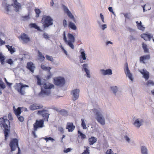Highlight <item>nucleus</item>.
<instances>
[{"instance_id": "53", "label": "nucleus", "mask_w": 154, "mask_h": 154, "mask_svg": "<svg viewBox=\"0 0 154 154\" xmlns=\"http://www.w3.org/2000/svg\"><path fill=\"white\" fill-rule=\"evenodd\" d=\"M7 63L10 65L12 64L13 63V61L11 59H9L8 60Z\"/></svg>"}, {"instance_id": "10", "label": "nucleus", "mask_w": 154, "mask_h": 154, "mask_svg": "<svg viewBox=\"0 0 154 154\" xmlns=\"http://www.w3.org/2000/svg\"><path fill=\"white\" fill-rule=\"evenodd\" d=\"M82 70L85 72V76L88 78H90L91 75L90 71L89 69L88 64V63H84L82 65Z\"/></svg>"}, {"instance_id": "44", "label": "nucleus", "mask_w": 154, "mask_h": 154, "mask_svg": "<svg viewBox=\"0 0 154 154\" xmlns=\"http://www.w3.org/2000/svg\"><path fill=\"white\" fill-rule=\"evenodd\" d=\"M44 139L45 140L46 142H48L49 140L53 142L54 140L53 138L50 137H45Z\"/></svg>"}, {"instance_id": "31", "label": "nucleus", "mask_w": 154, "mask_h": 154, "mask_svg": "<svg viewBox=\"0 0 154 154\" xmlns=\"http://www.w3.org/2000/svg\"><path fill=\"white\" fill-rule=\"evenodd\" d=\"M13 109L14 112L16 116L19 115L21 113V109L20 107H18L17 109H16L14 106L13 107Z\"/></svg>"}, {"instance_id": "1", "label": "nucleus", "mask_w": 154, "mask_h": 154, "mask_svg": "<svg viewBox=\"0 0 154 154\" xmlns=\"http://www.w3.org/2000/svg\"><path fill=\"white\" fill-rule=\"evenodd\" d=\"M36 78L37 79L38 85H42L41 91L38 94L39 96L44 97L49 95L51 92L50 89L54 88V85L48 82L42 84L40 79L39 78L38 76H36Z\"/></svg>"}, {"instance_id": "34", "label": "nucleus", "mask_w": 154, "mask_h": 154, "mask_svg": "<svg viewBox=\"0 0 154 154\" xmlns=\"http://www.w3.org/2000/svg\"><path fill=\"white\" fill-rule=\"evenodd\" d=\"M82 123H81V126L82 128L83 129H86L87 128L86 124V121L84 119H81Z\"/></svg>"}, {"instance_id": "59", "label": "nucleus", "mask_w": 154, "mask_h": 154, "mask_svg": "<svg viewBox=\"0 0 154 154\" xmlns=\"http://www.w3.org/2000/svg\"><path fill=\"white\" fill-rule=\"evenodd\" d=\"M5 41H3L0 38V45H4L5 44Z\"/></svg>"}, {"instance_id": "42", "label": "nucleus", "mask_w": 154, "mask_h": 154, "mask_svg": "<svg viewBox=\"0 0 154 154\" xmlns=\"http://www.w3.org/2000/svg\"><path fill=\"white\" fill-rule=\"evenodd\" d=\"M35 11L36 13V17H38L39 14L41 13L40 10L38 8H36L35 9Z\"/></svg>"}, {"instance_id": "60", "label": "nucleus", "mask_w": 154, "mask_h": 154, "mask_svg": "<svg viewBox=\"0 0 154 154\" xmlns=\"http://www.w3.org/2000/svg\"><path fill=\"white\" fill-rule=\"evenodd\" d=\"M43 36L44 38H45L48 39L49 38L48 35L47 34L44 33L43 35Z\"/></svg>"}, {"instance_id": "18", "label": "nucleus", "mask_w": 154, "mask_h": 154, "mask_svg": "<svg viewBox=\"0 0 154 154\" xmlns=\"http://www.w3.org/2000/svg\"><path fill=\"white\" fill-rule=\"evenodd\" d=\"M124 69L126 76L132 82H133L134 80V77L132 74L130 72L129 68L126 67L125 69Z\"/></svg>"}, {"instance_id": "58", "label": "nucleus", "mask_w": 154, "mask_h": 154, "mask_svg": "<svg viewBox=\"0 0 154 154\" xmlns=\"http://www.w3.org/2000/svg\"><path fill=\"white\" fill-rule=\"evenodd\" d=\"M23 17L24 20H28L29 19V15L24 16Z\"/></svg>"}, {"instance_id": "4", "label": "nucleus", "mask_w": 154, "mask_h": 154, "mask_svg": "<svg viewBox=\"0 0 154 154\" xmlns=\"http://www.w3.org/2000/svg\"><path fill=\"white\" fill-rule=\"evenodd\" d=\"M9 125V121L7 119L6 116L0 118V126H1L2 127H3L5 129L4 134L5 140H7V137L8 136L9 130L8 128Z\"/></svg>"}, {"instance_id": "7", "label": "nucleus", "mask_w": 154, "mask_h": 154, "mask_svg": "<svg viewBox=\"0 0 154 154\" xmlns=\"http://www.w3.org/2000/svg\"><path fill=\"white\" fill-rule=\"evenodd\" d=\"M9 146L11 147V151L15 150L17 147L18 151L17 154H20V150L18 146V141L17 139L14 138L12 140L9 144Z\"/></svg>"}, {"instance_id": "56", "label": "nucleus", "mask_w": 154, "mask_h": 154, "mask_svg": "<svg viewBox=\"0 0 154 154\" xmlns=\"http://www.w3.org/2000/svg\"><path fill=\"white\" fill-rule=\"evenodd\" d=\"M108 9L109 11L111 12L113 14H115L113 11L112 8V7H109Z\"/></svg>"}, {"instance_id": "32", "label": "nucleus", "mask_w": 154, "mask_h": 154, "mask_svg": "<svg viewBox=\"0 0 154 154\" xmlns=\"http://www.w3.org/2000/svg\"><path fill=\"white\" fill-rule=\"evenodd\" d=\"M6 46L11 54L15 52V48H12V46H10L8 45H6Z\"/></svg>"}, {"instance_id": "23", "label": "nucleus", "mask_w": 154, "mask_h": 154, "mask_svg": "<svg viewBox=\"0 0 154 154\" xmlns=\"http://www.w3.org/2000/svg\"><path fill=\"white\" fill-rule=\"evenodd\" d=\"M20 38L25 43H27L29 41V38L27 35L24 33L21 34Z\"/></svg>"}, {"instance_id": "64", "label": "nucleus", "mask_w": 154, "mask_h": 154, "mask_svg": "<svg viewBox=\"0 0 154 154\" xmlns=\"http://www.w3.org/2000/svg\"><path fill=\"white\" fill-rule=\"evenodd\" d=\"M54 2L53 0H51L50 2V6H52L54 5Z\"/></svg>"}, {"instance_id": "63", "label": "nucleus", "mask_w": 154, "mask_h": 154, "mask_svg": "<svg viewBox=\"0 0 154 154\" xmlns=\"http://www.w3.org/2000/svg\"><path fill=\"white\" fill-rule=\"evenodd\" d=\"M7 85L9 87H11V86L12 85V84L11 83H10L8 82L6 83Z\"/></svg>"}, {"instance_id": "47", "label": "nucleus", "mask_w": 154, "mask_h": 154, "mask_svg": "<svg viewBox=\"0 0 154 154\" xmlns=\"http://www.w3.org/2000/svg\"><path fill=\"white\" fill-rule=\"evenodd\" d=\"M17 116L20 122H22L24 121V119L23 116H21L20 115H18Z\"/></svg>"}, {"instance_id": "22", "label": "nucleus", "mask_w": 154, "mask_h": 154, "mask_svg": "<svg viewBox=\"0 0 154 154\" xmlns=\"http://www.w3.org/2000/svg\"><path fill=\"white\" fill-rule=\"evenodd\" d=\"M43 106L42 105H38L36 103H34L30 106L29 109L32 110H34L37 109L42 108Z\"/></svg>"}, {"instance_id": "13", "label": "nucleus", "mask_w": 154, "mask_h": 154, "mask_svg": "<svg viewBox=\"0 0 154 154\" xmlns=\"http://www.w3.org/2000/svg\"><path fill=\"white\" fill-rule=\"evenodd\" d=\"M44 127V121L42 120H36L35 123L33 125V130L36 131L39 128Z\"/></svg>"}, {"instance_id": "36", "label": "nucleus", "mask_w": 154, "mask_h": 154, "mask_svg": "<svg viewBox=\"0 0 154 154\" xmlns=\"http://www.w3.org/2000/svg\"><path fill=\"white\" fill-rule=\"evenodd\" d=\"M30 26L37 29L38 30L40 31V28L35 23H31L30 24Z\"/></svg>"}, {"instance_id": "11", "label": "nucleus", "mask_w": 154, "mask_h": 154, "mask_svg": "<svg viewBox=\"0 0 154 154\" xmlns=\"http://www.w3.org/2000/svg\"><path fill=\"white\" fill-rule=\"evenodd\" d=\"M63 8L65 13H66L69 17L74 22L76 23V20L74 16L69 11L68 8L65 5H63Z\"/></svg>"}, {"instance_id": "9", "label": "nucleus", "mask_w": 154, "mask_h": 154, "mask_svg": "<svg viewBox=\"0 0 154 154\" xmlns=\"http://www.w3.org/2000/svg\"><path fill=\"white\" fill-rule=\"evenodd\" d=\"M54 84L60 86H63L65 83V80L63 77H58L54 79Z\"/></svg>"}, {"instance_id": "25", "label": "nucleus", "mask_w": 154, "mask_h": 154, "mask_svg": "<svg viewBox=\"0 0 154 154\" xmlns=\"http://www.w3.org/2000/svg\"><path fill=\"white\" fill-rule=\"evenodd\" d=\"M97 141V139L96 137H91L88 139L89 143L90 145H93Z\"/></svg>"}, {"instance_id": "20", "label": "nucleus", "mask_w": 154, "mask_h": 154, "mask_svg": "<svg viewBox=\"0 0 154 154\" xmlns=\"http://www.w3.org/2000/svg\"><path fill=\"white\" fill-rule=\"evenodd\" d=\"M141 36V38H143L145 41H150L151 38H153V36L149 33L143 34H142Z\"/></svg>"}, {"instance_id": "28", "label": "nucleus", "mask_w": 154, "mask_h": 154, "mask_svg": "<svg viewBox=\"0 0 154 154\" xmlns=\"http://www.w3.org/2000/svg\"><path fill=\"white\" fill-rule=\"evenodd\" d=\"M68 27L73 30H76L77 29L74 23L70 21L69 22Z\"/></svg>"}, {"instance_id": "48", "label": "nucleus", "mask_w": 154, "mask_h": 154, "mask_svg": "<svg viewBox=\"0 0 154 154\" xmlns=\"http://www.w3.org/2000/svg\"><path fill=\"white\" fill-rule=\"evenodd\" d=\"M0 86L3 89H4L5 88V85L4 83L1 80H0Z\"/></svg>"}, {"instance_id": "26", "label": "nucleus", "mask_w": 154, "mask_h": 154, "mask_svg": "<svg viewBox=\"0 0 154 154\" xmlns=\"http://www.w3.org/2000/svg\"><path fill=\"white\" fill-rule=\"evenodd\" d=\"M140 150L141 154H148V150L146 146H141L140 147Z\"/></svg>"}, {"instance_id": "8", "label": "nucleus", "mask_w": 154, "mask_h": 154, "mask_svg": "<svg viewBox=\"0 0 154 154\" xmlns=\"http://www.w3.org/2000/svg\"><path fill=\"white\" fill-rule=\"evenodd\" d=\"M16 88L18 91L20 92L22 95H24L25 92L23 90L25 87H29V86L26 85H24L22 83L16 84Z\"/></svg>"}, {"instance_id": "49", "label": "nucleus", "mask_w": 154, "mask_h": 154, "mask_svg": "<svg viewBox=\"0 0 154 154\" xmlns=\"http://www.w3.org/2000/svg\"><path fill=\"white\" fill-rule=\"evenodd\" d=\"M60 47L62 50L63 51V52L66 54V56L68 55V53L67 51L64 49L63 47L61 45L60 46Z\"/></svg>"}, {"instance_id": "12", "label": "nucleus", "mask_w": 154, "mask_h": 154, "mask_svg": "<svg viewBox=\"0 0 154 154\" xmlns=\"http://www.w3.org/2000/svg\"><path fill=\"white\" fill-rule=\"evenodd\" d=\"M80 91L79 89H75L72 91L71 94L73 100L75 101L78 99L79 96Z\"/></svg>"}, {"instance_id": "38", "label": "nucleus", "mask_w": 154, "mask_h": 154, "mask_svg": "<svg viewBox=\"0 0 154 154\" xmlns=\"http://www.w3.org/2000/svg\"><path fill=\"white\" fill-rule=\"evenodd\" d=\"M41 67L43 70L48 71H50V70L51 69V68L49 67H46L44 65L42 64L41 65Z\"/></svg>"}, {"instance_id": "21", "label": "nucleus", "mask_w": 154, "mask_h": 154, "mask_svg": "<svg viewBox=\"0 0 154 154\" xmlns=\"http://www.w3.org/2000/svg\"><path fill=\"white\" fill-rule=\"evenodd\" d=\"M102 74L103 75H111L112 74V70L110 69H108L106 70L101 69L100 70Z\"/></svg>"}, {"instance_id": "33", "label": "nucleus", "mask_w": 154, "mask_h": 154, "mask_svg": "<svg viewBox=\"0 0 154 154\" xmlns=\"http://www.w3.org/2000/svg\"><path fill=\"white\" fill-rule=\"evenodd\" d=\"M38 60L40 61H43L45 59V57L42 54V53L39 51H38Z\"/></svg>"}, {"instance_id": "43", "label": "nucleus", "mask_w": 154, "mask_h": 154, "mask_svg": "<svg viewBox=\"0 0 154 154\" xmlns=\"http://www.w3.org/2000/svg\"><path fill=\"white\" fill-rule=\"evenodd\" d=\"M60 112L61 114L63 116H66L68 114L67 112L64 110V109H62L60 111Z\"/></svg>"}, {"instance_id": "29", "label": "nucleus", "mask_w": 154, "mask_h": 154, "mask_svg": "<svg viewBox=\"0 0 154 154\" xmlns=\"http://www.w3.org/2000/svg\"><path fill=\"white\" fill-rule=\"evenodd\" d=\"M136 23L138 29L142 31H143L145 29V27H143L142 25L141 21H140V22L139 23L138 21H137Z\"/></svg>"}, {"instance_id": "62", "label": "nucleus", "mask_w": 154, "mask_h": 154, "mask_svg": "<svg viewBox=\"0 0 154 154\" xmlns=\"http://www.w3.org/2000/svg\"><path fill=\"white\" fill-rule=\"evenodd\" d=\"M35 131L34 130V131H32V133L33 135L34 136V137L35 138H36L37 137V136L35 134Z\"/></svg>"}, {"instance_id": "6", "label": "nucleus", "mask_w": 154, "mask_h": 154, "mask_svg": "<svg viewBox=\"0 0 154 154\" xmlns=\"http://www.w3.org/2000/svg\"><path fill=\"white\" fill-rule=\"evenodd\" d=\"M53 20L49 16H44L43 17L42 22L45 28L48 27L53 24Z\"/></svg>"}, {"instance_id": "3", "label": "nucleus", "mask_w": 154, "mask_h": 154, "mask_svg": "<svg viewBox=\"0 0 154 154\" xmlns=\"http://www.w3.org/2000/svg\"><path fill=\"white\" fill-rule=\"evenodd\" d=\"M91 112L96 116L97 121L101 125H104L105 124V118L101 114L102 110L100 108L94 109H92Z\"/></svg>"}, {"instance_id": "57", "label": "nucleus", "mask_w": 154, "mask_h": 154, "mask_svg": "<svg viewBox=\"0 0 154 154\" xmlns=\"http://www.w3.org/2000/svg\"><path fill=\"white\" fill-rule=\"evenodd\" d=\"M100 16L101 18V19L102 21L103 22V23H105L104 20V18L102 14H100Z\"/></svg>"}, {"instance_id": "61", "label": "nucleus", "mask_w": 154, "mask_h": 154, "mask_svg": "<svg viewBox=\"0 0 154 154\" xmlns=\"http://www.w3.org/2000/svg\"><path fill=\"white\" fill-rule=\"evenodd\" d=\"M106 45H109V44H111V45H112L113 44V43L111 42V41H107V42H106Z\"/></svg>"}, {"instance_id": "27", "label": "nucleus", "mask_w": 154, "mask_h": 154, "mask_svg": "<svg viewBox=\"0 0 154 154\" xmlns=\"http://www.w3.org/2000/svg\"><path fill=\"white\" fill-rule=\"evenodd\" d=\"M150 58V55H146L144 56H141L140 57V62H142L143 63H145L144 60H149Z\"/></svg>"}, {"instance_id": "52", "label": "nucleus", "mask_w": 154, "mask_h": 154, "mask_svg": "<svg viewBox=\"0 0 154 154\" xmlns=\"http://www.w3.org/2000/svg\"><path fill=\"white\" fill-rule=\"evenodd\" d=\"M124 138L126 141L128 143H129L130 142V139L128 136H126L124 137Z\"/></svg>"}, {"instance_id": "37", "label": "nucleus", "mask_w": 154, "mask_h": 154, "mask_svg": "<svg viewBox=\"0 0 154 154\" xmlns=\"http://www.w3.org/2000/svg\"><path fill=\"white\" fill-rule=\"evenodd\" d=\"M5 59V57L2 55V53H0V61L2 65L4 64V60Z\"/></svg>"}, {"instance_id": "24", "label": "nucleus", "mask_w": 154, "mask_h": 154, "mask_svg": "<svg viewBox=\"0 0 154 154\" xmlns=\"http://www.w3.org/2000/svg\"><path fill=\"white\" fill-rule=\"evenodd\" d=\"M27 68L32 72H34L35 67L34 64L32 62H30L27 63Z\"/></svg>"}, {"instance_id": "2", "label": "nucleus", "mask_w": 154, "mask_h": 154, "mask_svg": "<svg viewBox=\"0 0 154 154\" xmlns=\"http://www.w3.org/2000/svg\"><path fill=\"white\" fill-rule=\"evenodd\" d=\"M68 38L66 35V32L64 31L63 32V40L66 44L72 49H74L75 46L74 43L75 41V37L72 34L68 33L67 35Z\"/></svg>"}, {"instance_id": "35", "label": "nucleus", "mask_w": 154, "mask_h": 154, "mask_svg": "<svg viewBox=\"0 0 154 154\" xmlns=\"http://www.w3.org/2000/svg\"><path fill=\"white\" fill-rule=\"evenodd\" d=\"M110 89L115 94H116L118 90V88L116 86H111L110 87Z\"/></svg>"}, {"instance_id": "19", "label": "nucleus", "mask_w": 154, "mask_h": 154, "mask_svg": "<svg viewBox=\"0 0 154 154\" xmlns=\"http://www.w3.org/2000/svg\"><path fill=\"white\" fill-rule=\"evenodd\" d=\"M75 126L73 125L72 122H68L67 123L66 129H68L69 132H72L75 129Z\"/></svg>"}, {"instance_id": "5", "label": "nucleus", "mask_w": 154, "mask_h": 154, "mask_svg": "<svg viewBox=\"0 0 154 154\" xmlns=\"http://www.w3.org/2000/svg\"><path fill=\"white\" fill-rule=\"evenodd\" d=\"M2 5L4 7L5 10L8 12L10 11L9 9L11 5L14 6V7L15 8V11L16 12L19 11L21 7L20 4L17 2V0H15L14 1V5L12 4L11 5H10L7 3H5V2H3Z\"/></svg>"}, {"instance_id": "30", "label": "nucleus", "mask_w": 154, "mask_h": 154, "mask_svg": "<svg viewBox=\"0 0 154 154\" xmlns=\"http://www.w3.org/2000/svg\"><path fill=\"white\" fill-rule=\"evenodd\" d=\"M80 56L83 60H85L86 59V54L82 49H81L80 50Z\"/></svg>"}, {"instance_id": "39", "label": "nucleus", "mask_w": 154, "mask_h": 154, "mask_svg": "<svg viewBox=\"0 0 154 154\" xmlns=\"http://www.w3.org/2000/svg\"><path fill=\"white\" fill-rule=\"evenodd\" d=\"M142 47L144 51V52L145 53H148L149 50L147 48V45L146 44L143 43Z\"/></svg>"}, {"instance_id": "15", "label": "nucleus", "mask_w": 154, "mask_h": 154, "mask_svg": "<svg viewBox=\"0 0 154 154\" xmlns=\"http://www.w3.org/2000/svg\"><path fill=\"white\" fill-rule=\"evenodd\" d=\"M144 122V120L143 119L138 118L135 120L133 123V125L136 128H139L143 125Z\"/></svg>"}, {"instance_id": "51", "label": "nucleus", "mask_w": 154, "mask_h": 154, "mask_svg": "<svg viewBox=\"0 0 154 154\" xmlns=\"http://www.w3.org/2000/svg\"><path fill=\"white\" fill-rule=\"evenodd\" d=\"M63 24L64 27H66L67 26V22L66 20L64 19L63 20Z\"/></svg>"}, {"instance_id": "40", "label": "nucleus", "mask_w": 154, "mask_h": 154, "mask_svg": "<svg viewBox=\"0 0 154 154\" xmlns=\"http://www.w3.org/2000/svg\"><path fill=\"white\" fill-rule=\"evenodd\" d=\"M78 133L79 134V136L81 137V139H83L86 138V136L85 134H83L80 131H78Z\"/></svg>"}, {"instance_id": "41", "label": "nucleus", "mask_w": 154, "mask_h": 154, "mask_svg": "<svg viewBox=\"0 0 154 154\" xmlns=\"http://www.w3.org/2000/svg\"><path fill=\"white\" fill-rule=\"evenodd\" d=\"M146 85L148 86H153L154 85V82L152 80H149V81H147Z\"/></svg>"}, {"instance_id": "46", "label": "nucleus", "mask_w": 154, "mask_h": 154, "mask_svg": "<svg viewBox=\"0 0 154 154\" xmlns=\"http://www.w3.org/2000/svg\"><path fill=\"white\" fill-rule=\"evenodd\" d=\"M106 154H117L114 153L113 152L111 149H108L106 152Z\"/></svg>"}, {"instance_id": "17", "label": "nucleus", "mask_w": 154, "mask_h": 154, "mask_svg": "<svg viewBox=\"0 0 154 154\" xmlns=\"http://www.w3.org/2000/svg\"><path fill=\"white\" fill-rule=\"evenodd\" d=\"M124 69L126 76L132 82H133L134 80V77L132 74L130 72L129 68L126 67L125 69Z\"/></svg>"}, {"instance_id": "45", "label": "nucleus", "mask_w": 154, "mask_h": 154, "mask_svg": "<svg viewBox=\"0 0 154 154\" xmlns=\"http://www.w3.org/2000/svg\"><path fill=\"white\" fill-rule=\"evenodd\" d=\"M45 57L46 59L50 61L51 62H53L54 61V60L52 57V56H51L47 55Z\"/></svg>"}, {"instance_id": "50", "label": "nucleus", "mask_w": 154, "mask_h": 154, "mask_svg": "<svg viewBox=\"0 0 154 154\" xmlns=\"http://www.w3.org/2000/svg\"><path fill=\"white\" fill-rule=\"evenodd\" d=\"M101 27L103 30H104L105 29L107 28V25L106 24L101 25Z\"/></svg>"}, {"instance_id": "55", "label": "nucleus", "mask_w": 154, "mask_h": 154, "mask_svg": "<svg viewBox=\"0 0 154 154\" xmlns=\"http://www.w3.org/2000/svg\"><path fill=\"white\" fill-rule=\"evenodd\" d=\"M71 149L70 148H68L66 149H64V152L65 153H67L70 152L71 150Z\"/></svg>"}, {"instance_id": "16", "label": "nucleus", "mask_w": 154, "mask_h": 154, "mask_svg": "<svg viewBox=\"0 0 154 154\" xmlns=\"http://www.w3.org/2000/svg\"><path fill=\"white\" fill-rule=\"evenodd\" d=\"M139 71L143 75V77L146 80H147L149 78V73L145 69L139 70Z\"/></svg>"}, {"instance_id": "54", "label": "nucleus", "mask_w": 154, "mask_h": 154, "mask_svg": "<svg viewBox=\"0 0 154 154\" xmlns=\"http://www.w3.org/2000/svg\"><path fill=\"white\" fill-rule=\"evenodd\" d=\"M58 131L61 132H63L64 129L63 128L61 127H59L58 128Z\"/></svg>"}, {"instance_id": "14", "label": "nucleus", "mask_w": 154, "mask_h": 154, "mask_svg": "<svg viewBox=\"0 0 154 154\" xmlns=\"http://www.w3.org/2000/svg\"><path fill=\"white\" fill-rule=\"evenodd\" d=\"M47 110L44 109L42 110H39L37 112V114L40 115L44 118V120L46 121H48L49 114L46 112Z\"/></svg>"}]
</instances>
